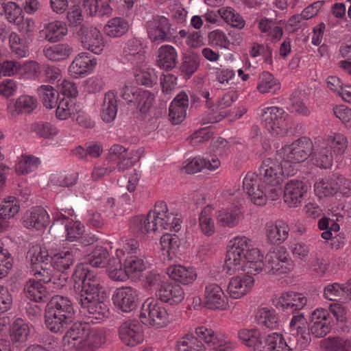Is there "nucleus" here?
Instances as JSON below:
<instances>
[{
	"label": "nucleus",
	"mask_w": 351,
	"mask_h": 351,
	"mask_svg": "<svg viewBox=\"0 0 351 351\" xmlns=\"http://www.w3.org/2000/svg\"><path fill=\"white\" fill-rule=\"evenodd\" d=\"M312 160L314 164L321 169L330 168L332 165V153L322 141L316 143L311 151Z\"/></svg>",
	"instance_id": "nucleus-32"
},
{
	"label": "nucleus",
	"mask_w": 351,
	"mask_h": 351,
	"mask_svg": "<svg viewBox=\"0 0 351 351\" xmlns=\"http://www.w3.org/2000/svg\"><path fill=\"white\" fill-rule=\"evenodd\" d=\"M72 278L75 285L81 284L77 297L80 312L95 320L108 317V306L99 300L100 294L104 293V281L101 276L86 265L80 264L76 266Z\"/></svg>",
	"instance_id": "nucleus-1"
},
{
	"label": "nucleus",
	"mask_w": 351,
	"mask_h": 351,
	"mask_svg": "<svg viewBox=\"0 0 351 351\" xmlns=\"http://www.w3.org/2000/svg\"><path fill=\"white\" fill-rule=\"evenodd\" d=\"M152 220L149 218V213L147 216L138 215L131 219L130 228L137 234L144 235L149 232H154V228L152 227Z\"/></svg>",
	"instance_id": "nucleus-47"
},
{
	"label": "nucleus",
	"mask_w": 351,
	"mask_h": 351,
	"mask_svg": "<svg viewBox=\"0 0 351 351\" xmlns=\"http://www.w3.org/2000/svg\"><path fill=\"white\" fill-rule=\"evenodd\" d=\"M189 106L188 95L184 92L179 93L171 101L169 106V120L177 125L182 123L186 117Z\"/></svg>",
	"instance_id": "nucleus-22"
},
{
	"label": "nucleus",
	"mask_w": 351,
	"mask_h": 351,
	"mask_svg": "<svg viewBox=\"0 0 351 351\" xmlns=\"http://www.w3.org/2000/svg\"><path fill=\"white\" fill-rule=\"evenodd\" d=\"M179 351H205V346L192 333H186L180 338L176 345Z\"/></svg>",
	"instance_id": "nucleus-45"
},
{
	"label": "nucleus",
	"mask_w": 351,
	"mask_h": 351,
	"mask_svg": "<svg viewBox=\"0 0 351 351\" xmlns=\"http://www.w3.org/2000/svg\"><path fill=\"white\" fill-rule=\"evenodd\" d=\"M254 282V278L249 275L234 276L229 281L227 291L232 298L239 299L252 289Z\"/></svg>",
	"instance_id": "nucleus-20"
},
{
	"label": "nucleus",
	"mask_w": 351,
	"mask_h": 351,
	"mask_svg": "<svg viewBox=\"0 0 351 351\" xmlns=\"http://www.w3.org/2000/svg\"><path fill=\"white\" fill-rule=\"evenodd\" d=\"M256 319L259 324L269 329H276L279 325L276 312L265 307L258 310Z\"/></svg>",
	"instance_id": "nucleus-46"
},
{
	"label": "nucleus",
	"mask_w": 351,
	"mask_h": 351,
	"mask_svg": "<svg viewBox=\"0 0 351 351\" xmlns=\"http://www.w3.org/2000/svg\"><path fill=\"white\" fill-rule=\"evenodd\" d=\"M125 55L128 56V60H134L138 62H143L144 60V56L142 53V47L140 42L136 39L130 40L126 47L124 48Z\"/></svg>",
	"instance_id": "nucleus-63"
},
{
	"label": "nucleus",
	"mask_w": 351,
	"mask_h": 351,
	"mask_svg": "<svg viewBox=\"0 0 351 351\" xmlns=\"http://www.w3.org/2000/svg\"><path fill=\"white\" fill-rule=\"evenodd\" d=\"M306 303L307 298L295 291L283 292L272 299V304L277 309L292 313L302 309Z\"/></svg>",
	"instance_id": "nucleus-10"
},
{
	"label": "nucleus",
	"mask_w": 351,
	"mask_h": 351,
	"mask_svg": "<svg viewBox=\"0 0 351 351\" xmlns=\"http://www.w3.org/2000/svg\"><path fill=\"white\" fill-rule=\"evenodd\" d=\"M84 12L91 16L110 17L112 14L110 4L104 0H84Z\"/></svg>",
	"instance_id": "nucleus-34"
},
{
	"label": "nucleus",
	"mask_w": 351,
	"mask_h": 351,
	"mask_svg": "<svg viewBox=\"0 0 351 351\" xmlns=\"http://www.w3.org/2000/svg\"><path fill=\"white\" fill-rule=\"evenodd\" d=\"M112 300L115 306L119 310L130 313L137 306L138 293L133 287H121L115 290L112 295Z\"/></svg>",
	"instance_id": "nucleus-13"
},
{
	"label": "nucleus",
	"mask_w": 351,
	"mask_h": 351,
	"mask_svg": "<svg viewBox=\"0 0 351 351\" xmlns=\"http://www.w3.org/2000/svg\"><path fill=\"white\" fill-rule=\"evenodd\" d=\"M312 147V141L302 137L291 145H285L278 152V155L282 158L285 169L289 165L295 168L296 164L304 161L311 154Z\"/></svg>",
	"instance_id": "nucleus-3"
},
{
	"label": "nucleus",
	"mask_w": 351,
	"mask_h": 351,
	"mask_svg": "<svg viewBox=\"0 0 351 351\" xmlns=\"http://www.w3.org/2000/svg\"><path fill=\"white\" fill-rule=\"evenodd\" d=\"M196 338L202 344L210 348L219 351H231L234 347V343L226 335L216 332L205 326L195 328Z\"/></svg>",
	"instance_id": "nucleus-6"
},
{
	"label": "nucleus",
	"mask_w": 351,
	"mask_h": 351,
	"mask_svg": "<svg viewBox=\"0 0 351 351\" xmlns=\"http://www.w3.org/2000/svg\"><path fill=\"white\" fill-rule=\"evenodd\" d=\"M80 251L76 247H71L67 250L60 251L55 254L51 258L50 263L53 267L64 271L72 266L75 260L79 256Z\"/></svg>",
	"instance_id": "nucleus-28"
},
{
	"label": "nucleus",
	"mask_w": 351,
	"mask_h": 351,
	"mask_svg": "<svg viewBox=\"0 0 351 351\" xmlns=\"http://www.w3.org/2000/svg\"><path fill=\"white\" fill-rule=\"evenodd\" d=\"M41 32L47 41L56 43L67 34L68 29L64 23L56 21L47 23Z\"/></svg>",
	"instance_id": "nucleus-38"
},
{
	"label": "nucleus",
	"mask_w": 351,
	"mask_h": 351,
	"mask_svg": "<svg viewBox=\"0 0 351 351\" xmlns=\"http://www.w3.org/2000/svg\"><path fill=\"white\" fill-rule=\"evenodd\" d=\"M149 218L152 220V227L154 231L169 230L178 232L182 228V221L177 214L170 213L167 205L163 202H157L154 208L149 213Z\"/></svg>",
	"instance_id": "nucleus-2"
},
{
	"label": "nucleus",
	"mask_w": 351,
	"mask_h": 351,
	"mask_svg": "<svg viewBox=\"0 0 351 351\" xmlns=\"http://www.w3.org/2000/svg\"><path fill=\"white\" fill-rule=\"evenodd\" d=\"M262 180L254 172H248L243 179V189L247 192L251 201L256 205L263 206L266 204V194L263 186L261 185Z\"/></svg>",
	"instance_id": "nucleus-15"
},
{
	"label": "nucleus",
	"mask_w": 351,
	"mask_h": 351,
	"mask_svg": "<svg viewBox=\"0 0 351 351\" xmlns=\"http://www.w3.org/2000/svg\"><path fill=\"white\" fill-rule=\"evenodd\" d=\"M204 299L206 306L210 309L224 311L229 307L227 296L217 283H210L206 286Z\"/></svg>",
	"instance_id": "nucleus-14"
},
{
	"label": "nucleus",
	"mask_w": 351,
	"mask_h": 351,
	"mask_svg": "<svg viewBox=\"0 0 351 351\" xmlns=\"http://www.w3.org/2000/svg\"><path fill=\"white\" fill-rule=\"evenodd\" d=\"M156 297L161 302L170 305L180 303L184 298V291L182 287L173 282H165L157 289Z\"/></svg>",
	"instance_id": "nucleus-19"
},
{
	"label": "nucleus",
	"mask_w": 351,
	"mask_h": 351,
	"mask_svg": "<svg viewBox=\"0 0 351 351\" xmlns=\"http://www.w3.org/2000/svg\"><path fill=\"white\" fill-rule=\"evenodd\" d=\"M287 114L277 106L267 107L262 110L261 121L265 128L273 134H279L286 130Z\"/></svg>",
	"instance_id": "nucleus-8"
},
{
	"label": "nucleus",
	"mask_w": 351,
	"mask_h": 351,
	"mask_svg": "<svg viewBox=\"0 0 351 351\" xmlns=\"http://www.w3.org/2000/svg\"><path fill=\"white\" fill-rule=\"evenodd\" d=\"M177 59V51L173 46L165 45L158 49L156 62L160 69L172 70L176 66Z\"/></svg>",
	"instance_id": "nucleus-29"
},
{
	"label": "nucleus",
	"mask_w": 351,
	"mask_h": 351,
	"mask_svg": "<svg viewBox=\"0 0 351 351\" xmlns=\"http://www.w3.org/2000/svg\"><path fill=\"white\" fill-rule=\"evenodd\" d=\"M124 267L129 277L141 274L145 269V264L143 258L132 255L126 258Z\"/></svg>",
	"instance_id": "nucleus-56"
},
{
	"label": "nucleus",
	"mask_w": 351,
	"mask_h": 351,
	"mask_svg": "<svg viewBox=\"0 0 351 351\" xmlns=\"http://www.w3.org/2000/svg\"><path fill=\"white\" fill-rule=\"evenodd\" d=\"M199 66V59L197 55H185L182 58L180 70L184 75L190 77L197 70Z\"/></svg>",
	"instance_id": "nucleus-58"
},
{
	"label": "nucleus",
	"mask_w": 351,
	"mask_h": 351,
	"mask_svg": "<svg viewBox=\"0 0 351 351\" xmlns=\"http://www.w3.org/2000/svg\"><path fill=\"white\" fill-rule=\"evenodd\" d=\"M9 43L12 52L19 58L26 57L29 53L26 40L15 32L9 36Z\"/></svg>",
	"instance_id": "nucleus-54"
},
{
	"label": "nucleus",
	"mask_w": 351,
	"mask_h": 351,
	"mask_svg": "<svg viewBox=\"0 0 351 351\" xmlns=\"http://www.w3.org/2000/svg\"><path fill=\"white\" fill-rule=\"evenodd\" d=\"M221 165L220 160L215 156H208L206 158L195 157L189 162L184 167L185 172L193 174L206 168L210 171H215Z\"/></svg>",
	"instance_id": "nucleus-26"
},
{
	"label": "nucleus",
	"mask_w": 351,
	"mask_h": 351,
	"mask_svg": "<svg viewBox=\"0 0 351 351\" xmlns=\"http://www.w3.org/2000/svg\"><path fill=\"white\" fill-rule=\"evenodd\" d=\"M323 144L336 156L343 155L348 148V139L341 133H332L325 136Z\"/></svg>",
	"instance_id": "nucleus-35"
},
{
	"label": "nucleus",
	"mask_w": 351,
	"mask_h": 351,
	"mask_svg": "<svg viewBox=\"0 0 351 351\" xmlns=\"http://www.w3.org/2000/svg\"><path fill=\"white\" fill-rule=\"evenodd\" d=\"M140 318L144 324L158 328L167 325L168 313L164 306L150 298L143 304Z\"/></svg>",
	"instance_id": "nucleus-7"
},
{
	"label": "nucleus",
	"mask_w": 351,
	"mask_h": 351,
	"mask_svg": "<svg viewBox=\"0 0 351 351\" xmlns=\"http://www.w3.org/2000/svg\"><path fill=\"white\" fill-rule=\"evenodd\" d=\"M108 256L109 253L105 247L97 246L91 254H88L86 263L84 264L87 266L90 265L94 267H104L106 264Z\"/></svg>",
	"instance_id": "nucleus-52"
},
{
	"label": "nucleus",
	"mask_w": 351,
	"mask_h": 351,
	"mask_svg": "<svg viewBox=\"0 0 351 351\" xmlns=\"http://www.w3.org/2000/svg\"><path fill=\"white\" fill-rule=\"evenodd\" d=\"M293 269V261L286 248L280 246L270 250L265 256V271L279 276L289 273Z\"/></svg>",
	"instance_id": "nucleus-5"
},
{
	"label": "nucleus",
	"mask_w": 351,
	"mask_h": 351,
	"mask_svg": "<svg viewBox=\"0 0 351 351\" xmlns=\"http://www.w3.org/2000/svg\"><path fill=\"white\" fill-rule=\"evenodd\" d=\"M37 100L32 96L24 95L20 96L15 101L14 108L17 114L29 113L37 107Z\"/></svg>",
	"instance_id": "nucleus-55"
},
{
	"label": "nucleus",
	"mask_w": 351,
	"mask_h": 351,
	"mask_svg": "<svg viewBox=\"0 0 351 351\" xmlns=\"http://www.w3.org/2000/svg\"><path fill=\"white\" fill-rule=\"evenodd\" d=\"M19 201L15 197L9 196L0 205V215L9 219L13 218L19 211Z\"/></svg>",
	"instance_id": "nucleus-57"
},
{
	"label": "nucleus",
	"mask_w": 351,
	"mask_h": 351,
	"mask_svg": "<svg viewBox=\"0 0 351 351\" xmlns=\"http://www.w3.org/2000/svg\"><path fill=\"white\" fill-rule=\"evenodd\" d=\"M72 52L73 48L66 43H60L43 49L45 56L52 61L66 60Z\"/></svg>",
	"instance_id": "nucleus-42"
},
{
	"label": "nucleus",
	"mask_w": 351,
	"mask_h": 351,
	"mask_svg": "<svg viewBox=\"0 0 351 351\" xmlns=\"http://www.w3.org/2000/svg\"><path fill=\"white\" fill-rule=\"evenodd\" d=\"M105 342L101 331L92 330L88 327L85 337L77 345V351H94Z\"/></svg>",
	"instance_id": "nucleus-33"
},
{
	"label": "nucleus",
	"mask_w": 351,
	"mask_h": 351,
	"mask_svg": "<svg viewBox=\"0 0 351 351\" xmlns=\"http://www.w3.org/2000/svg\"><path fill=\"white\" fill-rule=\"evenodd\" d=\"M40 164L38 158L27 156H23L16 165V171L19 174H27L36 169Z\"/></svg>",
	"instance_id": "nucleus-60"
},
{
	"label": "nucleus",
	"mask_w": 351,
	"mask_h": 351,
	"mask_svg": "<svg viewBox=\"0 0 351 351\" xmlns=\"http://www.w3.org/2000/svg\"><path fill=\"white\" fill-rule=\"evenodd\" d=\"M29 333L28 324L22 319L17 318L12 324L10 337L14 342H24Z\"/></svg>",
	"instance_id": "nucleus-49"
},
{
	"label": "nucleus",
	"mask_w": 351,
	"mask_h": 351,
	"mask_svg": "<svg viewBox=\"0 0 351 351\" xmlns=\"http://www.w3.org/2000/svg\"><path fill=\"white\" fill-rule=\"evenodd\" d=\"M199 226L202 234L207 237L215 233V225L210 210L204 208L199 215Z\"/></svg>",
	"instance_id": "nucleus-50"
},
{
	"label": "nucleus",
	"mask_w": 351,
	"mask_h": 351,
	"mask_svg": "<svg viewBox=\"0 0 351 351\" xmlns=\"http://www.w3.org/2000/svg\"><path fill=\"white\" fill-rule=\"evenodd\" d=\"M37 93L45 108L52 109L57 106L59 93L52 86L41 85L38 88Z\"/></svg>",
	"instance_id": "nucleus-43"
},
{
	"label": "nucleus",
	"mask_w": 351,
	"mask_h": 351,
	"mask_svg": "<svg viewBox=\"0 0 351 351\" xmlns=\"http://www.w3.org/2000/svg\"><path fill=\"white\" fill-rule=\"evenodd\" d=\"M95 65V61L90 58L88 53H81L73 60L69 71L74 77H79L90 72Z\"/></svg>",
	"instance_id": "nucleus-27"
},
{
	"label": "nucleus",
	"mask_w": 351,
	"mask_h": 351,
	"mask_svg": "<svg viewBox=\"0 0 351 351\" xmlns=\"http://www.w3.org/2000/svg\"><path fill=\"white\" fill-rule=\"evenodd\" d=\"M117 100L115 94L112 91H108L105 94L101 109V119L106 123H111L117 116Z\"/></svg>",
	"instance_id": "nucleus-37"
},
{
	"label": "nucleus",
	"mask_w": 351,
	"mask_h": 351,
	"mask_svg": "<svg viewBox=\"0 0 351 351\" xmlns=\"http://www.w3.org/2000/svg\"><path fill=\"white\" fill-rule=\"evenodd\" d=\"M49 222V217L47 212L40 206L33 208L27 212L23 220L25 227L36 230L45 228Z\"/></svg>",
	"instance_id": "nucleus-23"
},
{
	"label": "nucleus",
	"mask_w": 351,
	"mask_h": 351,
	"mask_svg": "<svg viewBox=\"0 0 351 351\" xmlns=\"http://www.w3.org/2000/svg\"><path fill=\"white\" fill-rule=\"evenodd\" d=\"M307 186L299 180H289L284 188V201L290 208L298 206L302 202Z\"/></svg>",
	"instance_id": "nucleus-16"
},
{
	"label": "nucleus",
	"mask_w": 351,
	"mask_h": 351,
	"mask_svg": "<svg viewBox=\"0 0 351 351\" xmlns=\"http://www.w3.org/2000/svg\"><path fill=\"white\" fill-rule=\"evenodd\" d=\"M270 351H292L282 334L273 332L269 335Z\"/></svg>",
	"instance_id": "nucleus-64"
},
{
	"label": "nucleus",
	"mask_w": 351,
	"mask_h": 351,
	"mask_svg": "<svg viewBox=\"0 0 351 351\" xmlns=\"http://www.w3.org/2000/svg\"><path fill=\"white\" fill-rule=\"evenodd\" d=\"M154 100V95L151 92L140 88L136 95L134 103L138 111L145 114L150 110Z\"/></svg>",
	"instance_id": "nucleus-51"
},
{
	"label": "nucleus",
	"mask_w": 351,
	"mask_h": 351,
	"mask_svg": "<svg viewBox=\"0 0 351 351\" xmlns=\"http://www.w3.org/2000/svg\"><path fill=\"white\" fill-rule=\"evenodd\" d=\"M337 183L335 178H322L315 182V192L319 197L331 196L337 193Z\"/></svg>",
	"instance_id": "nucleus-48"
},
{
	"label": "nucleus",
	"mask_w": 351,
	"mask_h": 351,
	"mask_svg": "<svg viewBox=\"0 0 351 351\" xmlns=\"http://www.w3.org/2000/svg\"><path fill=\"white\" fill-rule=\"evenodd\" d=\"M26 259L31 269L50 261L48 251L40 245H32L29 248Z\"/></svg>",
	"instance_id": "nucleus-40"
},
{
	"label": "nucleus",
	"mask_w": 351,
	"mask_h": 351,
	"mask_svg": "<svg viewBox=\"0 0 351 351\" xmlns=\"http://www.w3.org/2000/svg\"><path fill=\"white\" fill-rule=\"evenodd\" d=\"M121 342L128 346H135L143 341V329L141 323L136 319L123 322L118 330Z\"/></svg>",
	"instance_id": "nucleus-11"
},
{
	"label": "nucleus",
	"mask_w": 351,
	"mask_h": 351,
	"mask_svg": "<svg viewBox=\"0 0 351 351\" xmlns=\"http://www.w3.org/2000/svg\"><path fill=\"white\" fill-rule=\"evenodd\" d=\"M25 291L28 299L36 302H47L50 299V294L40 282L34 280H29Z\"/></svg>",
	"instance_id": "nucleus-36"
},
{
	"label": "nucleus",
	"mask_w": 351,
	"mask_h": 351,
	"mask_svg": "<svg viewBox=\"0 0 351 351\" xmlns=\"http://www.w3.org/2000/svg\"><path fill=\"white\" fill-rule=\"evenodd\" d=\"M47 307L62 315L63 318L66 317L71 321L73 319L74 309L71 300L67 297L55 295L49 300Z\"/></svg>",
	"instance_id": "nucleus-31"
},
{
	"label": "nucleus",
	"mask_w": 351,
	"mask_h": 351,
	"mask_svg": "<svg viewBox=\"0 0 351 351\" xmlns=\"http://www.w3.org/2000/svg\"><path fill=\"white\" fill-rule=\"evenodd\" d=\"M161 249L167 251L168 256L174 255L180 246V239L176 234H165L160 241Z\"/></svg>",
	"instance_id": "nucleus-59"
},
{
	"label": "nucleus",
	"mask_w": 351,
	"mask_h": 351,
	"mask_svg": "<svg viewBox=\"0 0 351 351\" xmlns=\"http://www.w3.org/2000/svg\"><path fill=\"white\" fill-rule=\"evenodd\" d=\"M169 278L184 285L192 284L197 278V273L193 267H186L181 265L169 266L167 269Z\"/></svg>",
	"instance_id": "nucleus-25"
},
{
	"label": "nucleus",
	"mask_w": 351,
	"mask_h": 351,
	"mask_svg": "<svg viewBox=\"0 0 351 351\" xmlns=\"http://www.w3.org/2000/svg\"><path fill=\"white\" fill-rule=\"evenodd\" d=\"M289 230L288 224L283 221L267 223L265 225L267 241L271 244L280 245L287 239Z\"/></svg>",
	"instance_id": "nucleus-21"
},
{
	"label": "nucleus",
	"mask_w": 351,
	"mask_h": 351,
	"mask_svg": "<svg viewBox=\"0 0 351 351\" xmlns=\"http://www.w3.org/2000/svg\"><path fill=\"white\" fill-rule=\"evenodd\" d=\"M128 29L129 24L125 19L114 17L108 21L104 27V31L107 36L117 38L124 35Z\"/></svg>",
	"instance_id": "nucleus-41"
},
{
	"label": "nucleus",
	"mask_w": 351,
	"mask_h": 351,
	"mask_svg": "<svg viewBox=\"0 0 351 351\" xmlns=\"http://www.w3.org/2000/svg\"><path fill=\"white\" fill-rule=\"evenodd\" d=\"M147 34L153 42L161 43L169 40L173 36L171 32V24L165 16H156L147 23Z\"/></svg>",
	"instance_id": "nucleus-12"
},
{
	"label": "nucleus",
	"mask_w": 351,
	"mask_h": 351,
	"mask_svg": "<svg viewBox=\"0 0 351 351\" xmlns=\"http://www.w3.org/2000/svg\"><path fill=\"white\" fill-rule=\"evenodd\" d=\"M332 318L328 310L317 308L312 313L311 330L316 337H324L330 332Z\"/></svg>",
	"instance_id": "nucleus-18"
},
{
	"label": "nucleus",
	"mask_w": 351,
	"mask_h": 351,
	"mask_svg": "<svg viewBox=\"0 0 351 351\" xmlns=\"http://www.w3.org/2000/svg\"><path fill=\"white\" fill-rule=\"evenodd\" d=\"M62 315L57 313L53 310L46 308L45 313V324L48 330L54 333H62L72 321L63 318Z\"/></svg>",
	"instance_id": "nucleus-30"
},
{
	"label": "nucleus",
	"mask_w": 351,
	"mask_h": 351,
	"mask_svg": "<svg viewBox=\"0 0 351 351\" xmlns=\"http://www.w3.org/2000/svg\"><path fill=\"white\" fill-rule=\"evenodd\" d=\"M76 34L84 49L96 54L101 53L104 50V37L97 27L82 25Z\"/></svg>",
	"instance_id": "nucleus-9"
},
{
	"label": "nucleus",
	"mask_w": 351,
	"mask_h": 351,
	"mask_svg": "<svg viewBox=\"0 0 351 351\" xmlns=\"http://www.w3.org/2000/svg\"><path fill=\"white\" fill-rule=\"evenodd\" d=\"M324 351H351V339L341 337H329L320 342Z\"/></svg>",
	"instance_id": "nucleus-39"
},
{
	"label": "nucleus",
	"mask_w": 351,
	"mask_h": 351,
	"mask_svg": "<svg viewBox=\"0 0 351 351\" xmlns=\"http://www.w3.org/2000/svg\"><path fill=\"white\" fill-rule=\"evenodd\" d=\"M88 327L86 322H75L63 337L64 346L77 351V345L85 337Z\"/></svg>",
	"instance_id": "nucleus-24"
},
{
	"label": "nucleus",
	"mask_w": 351,
	"mask_h": 351,
	"mask_svg": "<svg viewBox=\"0 0 351 351\" xmlns=\"http://www.w3.org/2000/svg\"><path fill=\"white\" fill-rule=\"evenodd\" d=\"M53 268L54 267L53 265L50 263V261H49L45 262L44 264L39 266L32 268L29 271L33 276H35L38 282L48 283L53 278L54 270Z\"/></svg>",
	"instance_id": "nucleus-53"
},
{
	"label": "nucleus",
	"mask_w": 351,
	"mask_h": 351,
	"mask_svg": "<svg viewBox=\"0 0 351 351\" xmlns=\"http://www.w3.org/2000/svg\"><path fill=\"white\" fill-rule=\"evenodd\" d=\"M280 88V82L269 72L264 71L259 75L257 89L261 93H275Z\"/></svg>",
	"instance_id": "nucleus-44"
},
{
	"label": "nucleus",
	"mask_w": 351,
	"mask_h": 351,
	"mask_svg": "<svg viewBox=\"0 0 351 351\" xmlns=\"http://www.w3.org/2000/svg\"><path fill=\"white\" fill-rule=\"evenodd\" d=\"M295 172V169L292 165L285 169L282 161L280 163L277 159L271 158L265 159L259 167L263 182L268 186L278 185L283 175H294Z\"/></svg>",
	"instance_id": "nucleus-4"
},
{
	"label": "nucleus",
	"mask_w": 351,
	"mask_h": 351,
	"mask_svg": "<svg viewBox=\"0 0 351 351\" xmlns=\"http://www.w3.org/2000/svg\"><path fill=\"white\" fill-rule=\"evenodd\" d=\"M66 231V239L68 241H74L81 238L85 232V228L80 221H69L65 225Z\"/></svg>",
	"instance_id": "nucleus-62"
},
{
	"label": "nucleus",
	"mask_w": 351,
	"mask_h": 351,
	"mask_svg": "<svg viewBox=\"0 0 351 351\" xmlns=\"http://www.w3.org/2000/svg\"><path fill=\"white\" fill-rule=\"evenodd\" d=\"M77 110L75 104L70 99H62L58 103L56 115L60 120H66L73 114L75 115Z\"/></svg>",
	"instance_id": "nucleus-61"
},
{
	"label": "nucleus",
	"mask_w": 351,
	"mask_h": 351,
	"mask_svg": "<svg viewBox=\"0 0 351 351\" xmlns=\"http://www.w3.org/2000/svg\"><path fill=\"white\" fill-rule=\"evenodd\" d=\"M243 218L242 209L237 206L221 208L215 214L217 226L224 229H232L237 227Z\"/></svg>",
	"instance_id": "nucleus-17"
}]
</instances>
